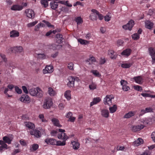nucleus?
<instances>
[{
  "mask_svg": "<svg viewBox=\"0 0 155 155\" xmlns=\"http://www.w3.org/2000/svg\"><path fill=\"white\" fill-rule=\"evenodd\" d=\"M114 98V96L112 94L107 95L104 98L103 102L105 105H110L112 104V100Z\"/></svg>",
  "mask_w": 155,
  "mask_h": 155,
  "instance_id": "3",
  "label": "nucleus"
},
{
  "mask_svg": "<svg viewBox=\"0 0 155 155\" xmlns=\"http://www.w3.org/2000/svg\"><path fill=\"white\" fill-rule=\"evenodd\" d=\"M23 8V6L18 4L14 5L11 8V9L12 11H19Z\"/></svg>",
  "mask_w": 155,
  "mask_h": 155,
  "instance_id": "11",
  "label": "nucleus"
},
{
  "mask_svg": "<svg viewBox=\"0 0 155 155\" xmlns=\"http://www.w3.org/2000/svg\"><path fill=\"white\" fill-rule=\"evenodd\" d=\"M25 13L27 17L30 18H34L35 14L33 10L30 9H27L25 10Z\"/></svg>",
  "mask_w": 155,
  "mask_h": 155,
  "instance_id": "7",
  "label": "nucleus"
},
{
  "mask_svg": "<svg viewBox=\"0 0 155 155\" xmlns=\"http://www.w3.org/2000/svg\"><path fill=\"white\" fill-rule=\"evenodd\" d=\"M132 52V50L130 48H127L124 50L121 53L123 55L127 56H129Z\"/></svg>",
  "mask_w": 155,
  "mask_h": 155,
  "instance_id": "15",
  "label": "nucleus"
},
{
  "mask_svg": "<svg viewBox=\"0 0 155 155\" xmlns=\"http://www.w3.org/2000/svg\"><path fill=\"white\" fill-rule=\"evenodd\" d=\"M72 113L71 112H69L66 114V118H69L72 116Z\"/></svg>",
  "mask_w": 155,
  "mask_h": 155,
  "instance_id": "63",
  "label": "nucleus"
},
{
  "mask_svg": "<svg viewBox=\"0 0 155 155\" xmlns=\"http://www.w3.org/2000/svg\"><path fill=\"white\" fill-rule=\"evenodd\" d=\"M52 100L51 98L46 99L44 102L43 107L45 109H49L53 105Z\"/></svg>",
  "mask_w": 155,
  "mask_h": 155,
  "instance_id": "4",
  "label": "nucleus"
},
{
  "mask_svg": "<svg viewBox=\"0 0 155 155\" xmlns=\"http://www.w3.org/2000/svg\"><path fill=\"white\" fill-rule=\"evenodd\" d=\"M38 58L41 59H44L46 58V56L44 54H39L38 55Z\"/></svg>",
  "mask_w": 155,
  "mask_h": 155,
  "instance_id": "51",
  "label": "nucleus"
},
{
  "mask_svg": "<svg viewBox=\"0 0 155 155\" xmlns=\"http://www.w3.org/2000/svg\"><path fill=\"white\" fill-rule=\"evenodd\" d=\"M48 92L51 96H54L56 94L55 91L51 87H49L48 88Z\"/></svg>",
  "mask_w": 155,
  "mask_h": 155,
  "instance_id": "31",
  "label": "nucleus"
},
{
  "mask_svg": "<svg viewBox=\"0 0 155 155\" xmlns=\"http://www.w3.org/2000/svg\"><path fill=\"white\" fill-rule=\"evenodd\" d=\"M145 27L148 29H151L153 27V23L149 21H147L145 22Z\"/></svg>",
  "mask_w": 155,
  "mask_h": 155,
  "instance_id": "26",
  "label": "nucleus"
},
{
  "mask_svg": "<svg viewBox=\"0 0 155 155\" xmlns=\"http://www.w3.org/2000/svg\"><path fill=\"white\" fill-rule=\"evenodd\" d=\"M0 55L3 60L5 62H6L7 60V59L5 58V55L4 54H0Z\"/></svg>",
  "mask_w": 155,
  "mask_h": 155,
  "instance_id": "62",
  "label": "nucleus"
},
{
  "mask_svg": "<svg viewBox=\"0 0 155 155\" xmlns=\"http://www.w3.org/2000/svg\"><path fill=\"white\" fill-rule=\"evenodd\" d=\"M41 4L42 5H44L45 8L47 7L48 5V2L47 0H42L41 1Z\"/></svg>",
  "mask_w": 155,
  "mask_h": 155,
  "instance_id": "44",
  "label": "nucleus"
},
{
  "mask_svg": "<svg viewBox=\"0 0 155 155\" xmlns=\"http://www.w3.org/2000/svg\"><path fill=\"white\" fill-rule=\"evenodd\" d=\"M22 90L26 94H27L28 93V91L27 90L26 87L25 86H23L22 87Z\"/></svg>",
  "mask_w": 155,
  "mask_h": 155,
  "instance_id": "53",
  "label": "nucleus"
},
{
  "mask_svg": "<svg viewBox=\"0 0 155 155\" xmlns=\"http://www.w3.org/2000/svg\"><path fill=\"white\" fill-rule=\"evenodd\" d=\"M133 79L136 83L139 84H142L143 81V79L140 76L135 77Z\"/></svg>",
  "mask_w": 155,
  "mask_h": 155,
  "instance_id": "19",
  "label": "nucleus"
},
{
  "mask_svg": "<svg viewBox=\"0 0 155 155\" xmlns=\"http://www.w3.org/2000/svg\"><path fill=\"white\" fill-rule=\"evenodd\" d=\"M132 38L135 40H137L140 38V35L137 33H135L132 35Z\"/></svg>",
  "mask_w": 155,
  "mask_h": 155,
  "instance_id": "43",
  "label": "nucleus"
},
{
  "mask_svg": "<svg viewBox=\"0 0 155 155\" xmlns=\"http://www.w3.org/2000/svg\"><path fill=\"white\" fill-rule=\"evenodd\" d=\"M140 155H150V153L148 150H146Z\"/></svg>",
  "mask_w": 155,
  "mask_h": 155,
  "instance_id": "60",
  "label": "nucleus"
},
{
  "mask_svg": "<svg viewBox=\"0 0 155 155\" xmlns=\"http://www.w3.org/2000/svg\"><path fill=\"white\" fill-rule=\"evenodd\" d=\"M101 101V98L99 97H94L93 101L90 103V106H92L94 104H97Z\"/></svg>",
  "mask_w": 155,
  "mask_h": 155,
  "instance_id": "22",
  "label": "nucleus"
},
{
  "mask_svg": "<svg viewBox=\"0 0 155 155\" xmlns=\"http://www.w3.org/2000/svg\"><path fill=\"white\" fill-rule=\"evenodd\" d=\"M134 25V22L132 20H131L126 24L123 26V28L126 30L128 29L130 31Z\"/></svg>",
  "mask_w": 155,
  "mask_h": 155,
  "instance_id": "6",
  "label": "nucleus"
},
{
  "mask_svg": "<svg viewBox=\"0 0 155 155\" xmlns=\"http://www.w3.org/2000/svg\"><path fill=\"white\" fill-rule=\"evenodd\" d=\"M37 88L35 89V88H32L29 90V92L31 95L32 96H35L36 95Z\"/></svg>",
  "mask_w": 155,
  "mask_h": 155,
  "instance_id": "35",
  "label": "nucleus"
},
{
  "mask_svg": "<svg viewBox=\"0 0 155 155\" xmlns=\"http://www.w3.org/2000/svg\"><path fill=\"white\" fill-rule=\"evenodd\" d=\"M96 59L94 57H92L87 60V61L89 62V64H91L95 62Z\"/></svg>",
  "mask_w": 155,
  "mask_h": 155,
  "instance_id": "38",
  "label": "nucleus"
},
{
  "mask_svg": "<svg viewBox=\"0 0 155 155\" xmlns=\"http://www.w3.org/2000/svg\"><path fill=\"white\" fill-rule=\"evenodd\" d=\"M134 87L135 90L138 91H141L142 90V87L140 86H139L138 85L134 86Z\"/></svg>",
  "mask_w": 155,
  "mask_h": 155,
  "instance_id": "55",
  "label": "nucleus"
},
{
  "mask_svg": "<svg viewBox=\"0 0 155 155\" xmlns=\"http://www.w3.org/2000/svg\"><path fill=\"white\" fill-rule=\"evenodd\" d=\"M143 143V140L141 138H138L133 142V144L135 146H138Z\"/></svg>",
  "mask_w": 155,
  "mask_h": 155,
  "instance_id": "16",
  "label": "nucleus"
},
{
  "mask_svg": "<svg viewBox=\"0 0 155 155\" xmlns=\"http://www.w3.org/2000/svg\"><path fill=\"white\" fill-rule=\"evenodd\" d=\"M75 79V78L72 76L70 77L69 78V81L67 84V86L69 87H74Z\"/></svg>",
  "mask_w": 155,
  "mask_h": 155,
  "instance_id": "13",
  "label": "nucleus"
},
{
  "mask_svg": "<svg viewBox=\"0 0 155 155\" xmlns=\"http://www.w3.org/2000/svg\"><path fill=\"white\" fill-rule=\"evenodd\" d=\"M108 55L112 59H115L117 56V53L113 50L108 51Z\"/></svg>",
  "mask_w": 155,
  "mask_h": 155,
  "instance_id": "10",
  "label": "nucleus"
},
{
  "mask_svg": "<svg viewBox=\"0 0 155 155\" xmlns=\"http://www.w3.org/2000/svg\"><path fill=\"white\" fill-rule=\"evenodd\" d=\"M73 64L71 62V63H69V64L68 65V67L69 69H70V70H72L73 69Z\"/></svg>",
  "mask_w": 155,
  "mask_h": 155,
  "instance_id": "57",
  "label": "nucleus"
},
{
  "mask_svg": "<svg viewBox=\"0 0 155 155\" xmlns=\"http://www.w3.org/2000/svg\"><path fill=\"white\" fill-rule=\"evenodd\" d=\"M19 142L22 146H26L27 145V143L23 139H21Z\"/></svg>",
  "mask_w": 155,
  "mask_h": 155,
  "instance_id": "50",
  "label": "nucleus"
},
{
  "mask_svg": "<svg viewBox=\"0 0 155 155\" xmlns=\"http://www.w3.org/2000/svg\"><path fill=\"white\" fill-rule=\"evenodd\" d=\"M14 49L17 52H21L23 50L22 47L21 46L17 47L14 48Z\"/></svg>",
  "mask_w": 155,
  "mask_h": 155,
  "instance_id": "45",
  "label": "nucleus"
},
{
  "mask_svg": "<svg viewBox=\"0 0 155 155\" xmlns=\"http://www.w3.org/2000/svg\"><path fill=\"white\" fill-rule=\"evenodd\" d=\"M39 147L38 145L37 144H34L31 145V147L30 149L31 151H34L36 150Z\"/></svg>",
  "mask_w": 155,
  "mask_h": 155,
  "instance_id": "34",
  "label": "nucleus"
},
{
  "mask_svg": "<svg viewBox=\"0 0 155 155\" xmlns=\"http://www.w3.org/2000/svg\"><path fill=\"white\" fill-rule=\"evenodd\" d=\"M51 121L54 125L55 126L58 127H61L62 126L60 124L58 120L55 118H53L52 119Z\"/></svg>",
  "mask_w": 155,
  "mask_h": 155,
  "instance_id": "25",
  "label": "nucleus"
},
{
  "mask_svg": "<svg viewBox=\"0 0 155 155\" xmlns=\"http://www.w3.org/2000/svg\"><path fill=\"white\" fill-rule=\"evenodd\" d=\"M57 130L60 132L58 134V138L59 139H63V142L64 141L66 143L65 141L68 139V137L64 133L65 132V130L61 129H58Z\"/></svg>",
  "mask_w": 155,
  "mask_h": 155,
  "instance_id": "2",
  "label": "nucleus"
},
{
  "mask_svg": "<svg viewBox=\"0 0 155 155\" xmlns=\"http://www.w3.org/2000/svg\"><path fill=\"white\" fill-rule=\"evenodd\" d=\"M19 32L15 30H13L10 32V37L12 38L17 37L19 36Z\"/></svg>",
  "mask_w": 155,
  "mask_h": 155,
  "instance_id": "24",
  "label": "nucleus"
},
{
  "mask_svg": "<svg viewBox=\"0 0 155 155\" xmlns=\"http://www.w3.org/2000/svg\"><path fill=\"white\" fill-rule=\"evenodd\" d=\"M15 91L18 94H20L22 93V90L18 87H15Z\"/></svg>",
  "mask_w": 155,
  "mask_h": 155,
  "instance_id": "54",
  "label": "nucleus"
},
{
  "mask_svg": "<svg viewBox=\"0 0 155 155\" xmlns=\"http://www.w3.org/2000/svg\"><path fill=\"white\" fill-rule=\"evenodd\" d=\"M106 62V60L104 58L101 57L100 58L99 63L101 64H103Z\"/></svg>",
  "mask_w": 155,
  "mask_h": 155,
  "instance_id": "48",
  "label": "nucleus"
},
{
  "mask_svg": "<svg viewBox=\"0 0 155 155\" xmlns=\"http://www.w3.org/2000/svg\"><path fill=\"white\" fill-rule=\"evenodd\" d=\"M50 4L51 8L54 10L56 9L57 8L58 5V2L54 1H52Z\"/></svg>",
  "mask_w": 155,
  "mask_h": 155,
  "instance_id": "23",
  "label": "nucleus"
},
{
  "mask_svg": "<svg viewBox=\"0 0 155 155\" xmlns=\"http://www.w3.org/2000/svg\"><path fill=\"white\" fill-rule=\"evenodd\" d=\"M91 72L96 77H99L100 76L99 73L97 70H91Z\"/></svg>",
  "mask_w": 155,
  "mask_h": 155,
  "instance_id": "47",
  "label": "nucleus"
},
{
  "mask_svg": "<svg viewBox=\"0 0 155 155\" xmlns=\"http://www.w3.org/2000/svg\"><path fill=\"white\" fill-rule=\"evenodd\" d=\"M97 85L95 84L92 83L89 85V88L91 90H93L96 88Z\"/></svg>",
  "mask_w": 155,
  "mask_h": 155,
  "instance_id": "42",
  "label": "nucleus"
},
{
  "mask_svg": "<svg viewBox=\"0 0 155 155\" xmlns=\"http://www.w3.org/2000/svg\"><path fill=\"white\" fill-rule=\"evenodd\" d=\"M71 91L70 90L66 91L64 94V96L68 100H70L71 99Z\"/></svg>",
  "mask_w": 155,
  "mask_h": 155,
  "instance_id": "30",
  "label": "nucleus"
},
{
  "mask_svg": "<svg viewBox=\"0 0 155 155\" xmlns=\"http://www.w3.org/2000/svg\"><path fill=\"white\" fill-rule=\"evenodd\" d=\"M38 117L42 122L44 123H46L47 122V120L45 118L44 115L43 114H39Z\"/></svg>",
  "mask_w": 155,
  "mask_h": 155,
  "instance_id": "40",
  "label": "nucleus"
},
{
  "mask_svg": "<svg viewBox=\"0 0 155 155\" xmlns=\"http://www.w3.org/2000/svg\"><path fill=\"white\" fill-rule=\"evenodd\" d=\"M132 65V63H123L121 65V67L123 68H127L130 67Z\"/></svg>",
  "mask_w": 155,
  "mask_h": 155,
  "instance_id": "36",
  "label": "nucleus"
},
{
  "mask_svg": "<svg viewBox=\"0 0 155 155\" xmlns=\"http://www.w3.org/2000/svg\"><path fill=\"white\" fill-rule=\"evenodd\" d=\"M141 95L143 97H149L150 96V95L148 93H142Z\"/></svg>",
  "mask_w": 155,
  "mask_h": 155,
  "instance_id": "61",
  "label": "nucleus"
},
{
  "mask_svg": "<svg viewBox=\"0 0 155 155\" xmlns=\"http://www.w3.org/2000/svg\"><path fill=\"white\" fill-rule=\"evenodd\" d=\"M45 142L48 144L56 145L57 146H64L65 145V142H61L58 140L57 141L56 140L51 138H48L45 139Z\"/></svg>",
  "mask_w": 155,
  "mask_h": 155,
  "instance_id": "1",
  "label": "nucleus"
},
{
  "mask_svg": "<svg viewBox=\"0 0 155 155\" xmlns=\"http://www.w3.org/2000/svg\"><path fill=\"white\" fill-rule=\"evenodd\" d=\"M149 50L153 60L155 61V49L153 48L150 47L149 48Z\"/></svg>",
  "mask_w": 155,
  "mask_h": 155,
  "instance_id": "18",
  "label": "nucleus"
},
{
  "mask_svg": "<svg viewBox=\"0 0 155 155\" xmlns=\"http://www.w3.org/2000/svg\"><path fill=\"white\" fill-rule=\"evenodd\" d=\"M45 25L43 23H39L35 26V30L37 31L38 30L40 27H45Z\"/></svg>",
  "mask_w": 155,
  "mask_h": 155,
  "instance_id": "37",
  "label": "nucleus"
},
{
  "mask_svg": "<svg viewBox=\"0 0 155 155\" xmlns=\"http://www.w3.org/2000/svg\"><path fill=\"white\" fill-rule=\"evenodd\" d=\"M24 123L26 127L29 129L33 130L35 128L34 124L31 122L26 121Z\"/></svg>",
  "mask_w": 155,
  "mask_h": 155,
  "instance_id": "17",
  "label": "nucleus"
},
{
  "mask_svg": "<svg viewBox=\"0 0 155 155\" xmlns=\"http://www.w3.org/2000/svg\"><path fill=\"white\" fill-rule=\"evenodd\" d=\"M53 67L52 66L49 65L47 66L45 69L43 70V71L45 74L47 73H51L53 71Z\"/></svg>",
  "mask_w": 155,
  "mask_h": 155,
  "instance_id": "12",
  "label": "nucleus"
},
{
  "mask_svg": "<svg viewBox=\"0 0 155 155\" xmlns=\"http://www.w3.org/2000/svg\"><path fill=\"white\" fill-rule=\"evenodd\" d=\"M97 15L99 19L100 20H102L103 19V18H104L103 16V15L102 14H100L99 13V12L98 13V14H97Z\"/></svg>",
  "mask_w": 155,
  "mask_h": 155,
  "instance_id": "59",
  "label": "nucleus"
},
{
  "mask_svg": "<svg viewBox=\"0 0 155 155\" xmlns=\"http://www.w3.org/2000/svg\"><path fill=\"white\" fill-rule=\"evenodd\" d=\"M145 109L146 113L152 112L153 110V109L150 107L146 108Z\"/></svg>",
  "mask_w": 155,
  "mask_h": 155,
  "instance_id": "52",
  "label": "nucleus"
},
{
  "mask_svg": "<svg viewBox=\"0 0 155 155\" xmlns=\"http://www.w3.org/2000/svg\"><path fill=\"white\" fill-rule=\"evenodd\" d=\"M120 83L122 86V89L124 91H127L130 90V88L127 85V83L126 81L121 80L120 81Z\"/></svg>",
  "mask_w": 155,
  "mask_h": 155,
  "instance_id": "9",
  "label": "nucleus"
},
{
  "mask_svg": "<svg viewBox=\"0 0 155 155\" xmlns=\"http://www.w3.org/2000/svg\"><path fill=\"white\" fill-rule=\"evenodd\" d=\"M78 41L82 45H86L89 43L88 41L80 38L78 39Z\"/></svg>",
  "mask_w": 155,
  "mask_h": 155,
  "instance_id": "41",
  "label": "nucleus"
},
{
  "mask_svg": "<svg viewBox=\"0 0 155 155\" xmlns=\"http://www.w3.org/2000/svg\"><path fill=\"white\" fill-rule=\"evenodd\" d=\"M57 133V130H52L51 132V136H54L56 135Z\"/></svg>",
  "mask_w": 155,
  "mask_h": 155,
  "instance_id": "56",
  "label": "nucleus"
},
{
  "mask_svg": "<svg viewBox=\"0 0 155 155\" xmlns=\"http://www.w3.org/2000/svg\"><path fill=\"white\" fill-rule=\"evenodd\" d=\"M30 134L31 135H34L35 137L37 138H39L41 136V131L36 129L30 131Z\"/></svg>",
  "mask_w": 155,
  "mask_h": 155,
  "instance_id": "8",
  "label": "nucleus"
},
{
  "mask_svg": "<svg viewBox=\"0 0 155 155\" xmlns=\"http://www.w3.org/2000/svg\"><path fill=\"white\" fill-rule=\"evenodd\" d=\"M101 114L105 117L107 118L109 117V113L107 110L104 109L101 111Z\"/></svg>",
  "mask_w": 155,
  "mask_h": 155,
  "instance_id": "27",
  "label": "nucleus"
},
{
  "mask_svg": "<svg viewBox=\"0 0 155 155\" xmlns=\"http://www.w3.org/2000/svg\"><path fill=\"white\" fill-rule=\"evenodd\" d=\"M3 140L5 143H6L8 144L11 143L12 140L10 139L9 137L7 136H5L4 137H3Z\"/></svg>",
  "mask_w": 155,
  "mask_h": 155,
  "instance_id": "32",
  "label": "nucleus"
},
{
  "mask_svg": "<svg viewBox=\"0 0 155 155\" xmlns=\"http://www.w3.org/2000/svg\"><path fill=\"white\" fill-rule=\"evenodd\" d=\"M151 138L153 141L155 142V131L152 133L151 134Z\"/></svg>",
  "mask_w": 155,
  "mask_h": 155,
  "instance_id": "64",
  "label": "nucleus"
},
{
  "mask_svg": "<svg viewBox=\"0 0 155 155\" xmlns=\"http://www.w3.org/2000/svg\"><path fill=\"white\" fill-rule=\"evenodd\" d=\"M117 106L116 104H114L113 107H110L109 109L110 113H113L115 112L117 110Z\"/></svg>",
  "mask_w": 155,
  "mask_h": 155,
  "instance_id": "33",
  "label": "nucleus"
},
{
  "mask_svg": "<svg viewBox=\"0 0 155 155\" xmlns=\"http://www.w3.org/2000/svg\"><path fill=\"white\" fill-rule=\"evenodd\" d=\"M19 100L21 102L28 104L31 102L30 97L27 94L22 95L20 97Z\"/></svg>",
  "mask_w": 155,
  "mask_h": 155,
  "instance_id": "5",
  "label": "nucleus"
},
{
  "mask_svg": "<svg viewBox=\"0 0 155 155\" xmlns=\"http://www.w3.org/2000/svg\"><path fill=\"white\" fill-rule=\"evenodd\" d=\"M74 21L77 23V25L82 24L83 22L82 18L80 16H78L74 18Z\"/></svg>",
  "mask_w": 155,
  "mask_h": 155,
  "instance_id": "28",
  "label": "nucleus"
},
{
  "mask_svg": "<svg viewBox=\"0 0 155 155\" xmlns=\"http://www.w3.org/2000/svg\"><path fill=\"white\" fill-rule=\"evenodd\" d=\"M9 147H8L7 144H5L4 146H0V152H2L5 150L8 149Z\"/></svg>",
  "mask_w": 155,
  "mask_h": 155,
  "instance_id": "39",
  "label": "nucleus"
},
{
  "mask_svg": "<svg viewBox=\"0 0 155 155\" xmlns=\"http://www.w3.org/2000/svg\"><path fill=\"white\" fill-rule=\"evenodd\" d=\"M36 95L35 96L36 97H41L43 96V92L39 88L37 87V91Z\"/></svg>",
  "mask_w": 155,
  "mask_h": 155,
  "instance_id": "21",
  "label": "nucleus"
},
{
  "mask_svg": "<svg viewBox=\"0 0 155 155\" xmlns=\"http://www.w3.org/2000/svg\"><path fill=\"white\" fill-rule=\"evenodd\" d=\"M111 17L109 15H107L104 17V20L105 21H108L110 20Z\"/></svg>",
  "mask_w": 155,
  "mask_h": 155,
  "instance_id": "58",
  "label": "nucleus"
},
{
  "mask_svg": "<svg viewBox=\"0 0 155 155\" xmlns=\"http://www.w3.org/2000/svg\"><path fill=\"white\" fill-rule=\"evenodd\" d=\"M42 22L45 23L46 25L48 27H53V25H51L48 21L43 20L42 21Z\"/></svg>",
  "mask_w": 155,
  "mask_h": 155,
  "instance_id": "46",
  "label": "nucleus"
},
{
  "mask_svg": "<svg viewBox=\"0 0 155 155\" xmlns=\"http://www.w3.org/2000/svg\"><path fill=\"white\" fill-rule=\"evenodd\" d=\"M135 115V113L133 111H130L126 114L124 116V118H128L134 116Z\"/></svg>",
  "mask_w": 155,
  "mask_h": 155,
  "instance_id": "29",
  "label": "nucleus"
},
{
  "mask_svg": "<svg viewBox=\"0 0 155 155\" xmlns=\"http://www.w3.org/2000/svg\"><path fill=\"white\" fill-rule=\"evenodd\" d=\"M73 148L74 150H78L80 147V143L77 141H74L71 142Z\"/></svg>",
  "mask_w": 155,
  "mask_h": 155,
  "instance_id": "20",
  "label": "nucleus"
},
{
  "mask_svg": "<svg viewBox=\"0 0 155 155\" xmlns=\"http://www.w3.org/2000/svg\"><path fill=\"white\" fill-rule=\"evenodd\" d=\"M144 127V126L142 124L140 125L133 126L132 127V130L133 131L135 132L140 131Z\"/></svg>",
  "mask_w": 155,
  "mask_h": 155,
  "instance_id": "14",
  "label": "nucleus"
},
{
  "mask_svg": "<svg viewBox=\"0 0 155 155\" xmlns=\"http://www.w3.org/2000/svg\"><path fill=\"white\" fill-rule=\"evenodd\" d=\"M37 22L36 21H33L28 23V27H31L35 25L37 23Z\"/></svg>",
  "mask_w": 155,
  "mask_h": 155,
  "instance_id": "49",
  "label": "nucleus"
}]
</instances>
